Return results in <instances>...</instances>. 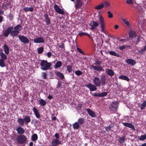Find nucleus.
Here are the masks:
<instances>
[{
	"label": "nucleus",
	"mask_w": 146,
	"mask_h": 146,
	"mask_svg": "<svg viewBox=\"0 0 146 146\" xmlns=\"http://www.w3.org/2000/svg\"><path fill=\"white\" fill-rule=\"evenodd\" d=\"M99 20L100 24V27L101 29V31L104 33H105V31L104 30L105 26V23L104 22V18L101 15H100L98 18Z\"/></svg>",
	"instance_id": "nucleus-6"
},
{
	"label": "nucleus",
	"mask_w": 146,
	"mask_h": 146,
	"mask_svg": "<svg viewBox=\"0 0 146 146\" xmlns=\"http://www.w3.org/2000/svg\"><path fill=\"white\" fill-rule=\"evenodd\" d=\"M8 17L10 21H11L13 19V16L11 14H9L8 15Z\"/></svg>",
	"instance_id": "nucleus-55"
},
{
	"label": "nucleus",
	"mask_w": 146,
	"mask_h": 146,
	"mask_svg": "<svg viewBox=\"0 0 146 146\" xmlns=\"http://www.w3.org/2000/svg\"><path fill=\"white\" fill-rule=\"evenodd\" d=\"M56 74L57 76H58L60 79H63L64 78V75L61 72L58 71H57L56 72Z\"/></svg>",
	"instance_id": "nucleus-28"
},
{
	"label": "nucleus",
	"mask_w": 146,
	"mask_h": 146,
	"mask_svg": "<svg viewBox=\"0 0 146 146\" xmlns=\"http://www.w3.org/2000/svg\"><path fill=\"white\" fill-rule=\"evenodd\" d=\"M104 7V4L102 3L96 6L95 8L96 9H102Z\"/></svg>",
	"instance_id": "nucleus-36"
},
{
	"label": "nucleus",
	"mask_w": 146,
	"mask_h": 146,
	"mask_svg": "<svg viewBox=\"0 0 146 146\" xmlns=\"http://www.w3.org/2000/svg\"><path fill=\"white\" fill-rule=\"evenodd\" d=\"M146 139V135H141L139 138V139L141 141H144Z\"/></svg>",
	"instance_id": "nucleus-44"
},
{
	"label": "nucleus",
	"mask_w": 146,
	"mask_h": 146,
	"mask_svg": "<svg viewBox=\"0 0 146 146\" xmlns=\"http://www.w3.org/2000/svg\"><path fill=\"white\" fill-rule=\"evenodd\" d=\"M106 76L103 75L100 76V78L98 77L95 76L93 80V82L97 87L105 85L106 84Z\"/></svg>",
	"instance_id": "nucleus-1"
},
{
	"label": "nucleus",
	"mask_w": 146,
	"mask_h": 146,
	"mask_svg": "<svg viewBox=\"0 0 146 146\" xmlns=\"http://www.w3.org/2000/svg\"><path fill=\"white\" fill-rule=\"evenodd\" d=\"M75 74L78 76H79L82 74V72L79 70L75 71Z\"/></svg>",
	"instance_id": "nucleus-45"
},
{
	"label": "nucleus",
	"mask_w": 146,
	"mask_h": 146,
	"mask_svg": "<svg viewBox=\"0 0 146 146\" xmlns=\"http://www.w3.org/2000/svg\"><path fill=\"white\" fill-rule=\"evenodd\" d=\"M62 65V62L60 61H58L56 63L54 67L55 68H57L61 67Z\"/></svg>",
	"instance_id": "nucleus-32"
},
{
	"label": "nucleus",
	"mask_w": 146,
	"mask_h": 146,
	"mask_svg": "<svg viewBox=\"0 0 146 146\" xmlns=\"http://www.w3.org/2000/svg\"><path fill=\"white\" fill-rule=\"evenodd\" d=\"M105 72L110 76L112 77L114 75V72L111 69H106Z\"/></svg>",
	"instance_id": "nucleus-17"
},
{
	"label": "nucleus",
	"mask_w": 146,
	"mask_h": 146,
	"mask_svg": "<svg viewBox=\"0 0 146 146\" xmlns=\"http://www.w3.org/2000/svg\"><path fill=\"white\" fill-rule=\"evenodd\" d=\"M104 5L106 7L110 6V4L107 1H105L104 3Z\"/></svg>",
	"instance_id": "nucleus-52"
},
{
	"label": "nucleus",
	"mask_w": 146,
	"mask_h": 146,
	"mask_svg": "<svg viewBox=\"0 0 146 146\" xmlns=\"http://www.w3.org/2000/svg\"><path fill=\"white\" fill-rule=\"evenodd\" d=\"M40 68L42 70H47L49 69L51 66L50 62H48L46 60H42L40 64Z\"/></svg>",
	"instance_id": "nucleus-2"
},
{
	"label": "nucleus",
	"mask_w": 146,
	"mask_h": 146,
	"mask_svg": "<svg viewBox=\"0 0 146 146\" xmlns=\"http://www.w3.org/2000/svg\"><path fill=\"white\" fill-rule=\"evenodd\" d=\"M16 141L18 144H23L27 142V138L24 135H19L17 137Z\"/></svg>",
	"instance_id": "nucleus-4"
},
{
	"label": "nucleus",
	"mask_w": 146,
	"mask_h": 146,
	"mask_svg": "<svg viewBox=\"0 0 146 146\" xmlns=\"http://www.w3.org/2000/svg\"><path fill=\"white\" fill-rule=\"evenodd\" d=\"M56 119V117L55 116L52 117V120H55Z\"/></svg>",
	"instance_id": "nucleus-64"
},
{
	"label": "nucleus",
	"mask_w": 146,
	"mask_h": 146,
	"mask_svg": "<svg viewBox=\"0 0 146 146\" xmlns=\"http://www.w3.org/2000/svg\"><path fill=\"white\" fill-rule=\"evenodd\" d=\"M48 98L49 100H51L52 98V97L50 95H49L48 97Z\"/></svg>",
	"instance_id": "nucleus-63"
},
{
	"label": "nucleus",
	"mask_w": 146,
	"mask_h": 146,
	"mask_svg": "<svg viewBox=\"0 0 146 146\" xmlns=\"http://www.w3.org/2000/svg\"><path fill=\"white\" fill-rule=\"evenodd\" d=\"M67 70L69 73L71 72L72 70V66H67Z\"/></svg>",
	"instance_id": "nucleus-46"
},
{
	"label": "nucleus",
	"mask_w": 146,
	"mask_h": 146,
	"mask_svg": "<svg viewBox=\"0 0 146 146\" xmlns=\"http://www.w3.org/2000/svg\"><path fill=\"white\" fill-rule=\"evenodd\" d=\"M60 45L59 46V47L60 48H62L63 49V51H64L65 50V46H64V44L63 43H60Z\"/></svg>",
	"instance_id": "nucleus-50"
},
{
	"label": "nucleus",
	"mask_w": 146,
	"mask_h": 146,
	"mask_svg": "<svg viewBox=\"0 0 146 146\" xmlns=\"http://www.w3.org/2000/svg\"><path fill=\"white\" fill-rule=\"evenodd\" d=\"M42 77L43 79H47V75L46 73L44 72H43L42 73Z\"/></svg>",
	"instance_id": "nucleus-43"
},
{
	"label": "nucleus",
	"mask_w": 146,
	"mask_h": 146,
	"mask_svg": "<svg viewBox=\"0 0 146 146\" xmlns=\"http://www.w3.org/2000/svg\"><path fill=\"white\" fill-rule=\"evenodd\" d=\"M84 122V119L83 118H79L77 122L79 124V125H81Z\"/></svg>",
	"instance_id": "nucleus-35"
},
{
	"label": "nucleus",
	"mask_w": 146,
	"mask_h": 146,
	"mask_svg": "<svg viewBox=\"0 0 146 146\" xmlns=\"http://www.w3.org/2000/svg\"><path fill=\"white\" fill-rule=\"evenodd\" d=\"M34 42L35 43H44V38L41 37H39L34 39Z\"/></svg>",
	"instance_id": "nucleus-15"
},
{
	"label": "nucleus",
	"mask_w": 146,
	"mask_h": 146,
	"mask_svg": "<svg viewBox=\"0 0 146 146\" xmlns=\"http://www.w3.org/2000/svg\"><path fill=\"white\" fill-rule=\"evenodd\" d=\"M16 130L17 131V133L19 135H23L25 132L24 128L20 126L17 127Z\"/></svg>",
	"instance_id": "nucleus-13"
},
{
	"label": "nucleus",
	"mask_w": 146,
	"mask_h": 146,
	"mask_svg": "<svg viewBox=\"0 0 146 146\" xmlns=\"http://www.w3.org/2000/svg\"><path fill=\"white\" fill-rule=\"evenodd\" d=\"M82 104H78L77 106L78 108L80 109L82 107Z\"/></svg>",
	"instance_id": "nucleus-60"
},
{
	"label": "nucleus",
	"mask_w": 146,
	"mask_h": 146,
	"mask_svg": "<svg viewBox=\"0 0 146 146\" xmlns=\"http://www.w3.org/2000/svg\"><path fill=\"white\" fill-rule=\"evenodd\" d=\"M13 29V27L12 26L9 27L3 33L4 36L5 37H7L9 34H11V31Z\"/></svg>",
	"instance_id": "nucleus-9"
},
{
	"label": "nucleus",
	"mask_w": 146,
	"mask_h": 146,
	"mask_svg": "<svg viewBox=\"0 0 146 146\" xmlns=\"http://www.w3.org/2000/svg\"><path fill=\"white\" fill-rule=\"evenodd\" d=\"M119 79L125 80L128 81V77L125 75H121L118 77Z\"/></svg>",
	"instance_id": "nucleus-38"
},
{
	"label": "nucleus",
	"mask_w": 146,
	"mask_h": 146,
	"mask_svg": "<svg viewBox=\"0 0 146 146\" xmlns=\"http://www.w3.org/2000/svg\"><path fill=\"white\" fill-rule=\"evenodd\" d=\"M90 26L91 27V29L92 30L95 29L99 25V23L97 21H91L89 24Z\"/></svg>",
	"instance_id": "nucleus-7"
},
{
	"label": "nucleus",
	"mask_w": 146,
	"mask_h": 146,
	"mask_svg": "<svg viewBox=\"0 0 146 146\" xmlns=\"http://www.w3.org/2000/svg\"><path fill=\"white\" fill-rule=\"evenodd\" d=\"M86 111L89 115L92 117H95L96 116L94 112L90 108L87 109Z\"/></svg>",
	"instance_id": "nucleus-20"
},
{
	"label": "nucleus",
	"mask_w": 146,
	"mask_h": 146,
	"mask_svg": "<svg viewBox=\"0 0 146 146\" xmlns=\"http://www.w3.org/2000/svg\"><path fill=\"white\" fill-rule=\"evenodd\" d=\"M107 13L108 14V18H111L113 17V14L110 11H108Z\"/></svg>",
	"instance_id": "nucleus-49"
},
{
	"label": "nucleus",
	"mask_w": 146,
	"mask_h": 146,
	"mask_svg": "<svg viewBox=\"0 0 146 146\" xmlns=\"http://www.w3.org/2000/svg\"><path fill=\"white\" fill-rule=\"evenodd\" d=\"M140 36L139 35L137 37V40L135 42L134 41H132L130 42L131 44L133 45L135 43L136 44H137L140 41Z\"/></svg>",
	"instance_id": "nucleus-26"
},
{
	"label": "nucleus",
	"mask_w": 146,
	"mask_h": 146,
	"mask_svg": "<svg viewBox=\"0 0 146 146\" xmlns=\"http://www.w3.org/2000/svg\"><path fill=\"white\" fill-rule=\"evenodd\" d=\"M128 127H129L133 130L134 131H135V129L133 125L130 123H128Z\"/></svg>",
	"instance_id": "nucleus-47"
},
{
	"label": "nucleus",
	"mask_w": 146,
	"mask_h": 146,
	"mask_svg": "<svg viewBox=\"0 0 146 146\" xmlns=\"http://www.w3.org/2000/svg\"><path fill=\"white\" fill-rule=\"evenodd\" d=\"M44 17H45V19L46 25L48 26L50 25L51 24L50 19L47 13L44 14Z\"/></svg>",
	"instance_id": "nucleus-14"
},
{
	"label": "nucleus",
	"mask_w": 146,
	"mask_h": 146,
	"mask_svg": "<svg viewBox=\"0 0 146 146\" xmlns=\"http://www.w3.org/2000/svg\"><path fill=\"white\" fill-rule=\"evenodd\" d=\"M33 111L36 118H39L40 116L39 113L37 109L35 107L33 108Z\"/></svg>",
	"instance_id": "nucleus-21"
},
{
	"label": "nucleus",
	"mask_w": 146,
	"mask_h": 146,
	"mask_svg": "<svg viewBox=\"0 0 146 146\" xmlns=\"http://www.w3.org/2000/svg\"><path fill=\"white\" fill-rule=\"evenodd\" d=\"M123 22L126 24L127 25H128V21L125 19H122Z\"/></svg>",
	"instance_id": "nucleus-61"
},
{
	"label": "nucleus",
	"mask_w": 146,
	"mask_h": 146,
	"mask_svg": "<svg viewBox=\"0 0 146 146\" xmlns=\"http://www.w3.org/2000/svg\"><path fill=\"white\" fill-rule=\"evenodd\" d=\"M86 86L89 89L90 91H96L97 89L96 86L95 85L91 83H90L88 84H86Z\"/></svg>",
	"instance_id": "nucleus-11"
},
{
	"label": "nucleus",
	"mask_w": 146,
	"mask_h": 146,
	"mask_svg": "<svg viewBox=\"0 0 146 146\" xmlns=\"http://www.w3.org/2000/svg\"><path fill=\"white\" fill-rule=\"evenodd\" d=\"M87 33L82 32H80L78 34V35L80 36H82L84 35H86Z\"/></svg>",
	"instance_id": "nucleus-54"
},
{
	"label": "nucleus",
	"mask_w": 146,
	"mask_h": 146,
	"mask_svg": "<svg viewBox=\"0 0 146 146\" xmlns=\"http://www.w3.org/2000/svg\"><path fill=\"white\" fill-rule=\"evenodd\" d=\"M19 40L24 43H28L29 42V39L24 36L20 35L18 36Z\"/></svg>",
	"instance_id": "nucleus-10"
},
{
	"label": "nucleus",
	"mask_w": 146,
	"mask_h": 146,
	"mask_svg": "<svg viewBox=\"0 0 146 146\" xmlns=\"http://www.w3.org/2000/svg\"><path fill=\"white\" fill-rule=\"evenodd\" d=\"M131 29V28L130 26V24L128 22V30L130 29V31L128 32V35L129 37V39L132 40L134 38L137 36V33L135 31Z\"/></svg>",
	"instance_id": "nucleus-5"
},
{
	"label": "nucleus",
	"mask_w": 146,
	"mask_h": 146,
	"mask_svg": "<svg viewBox=\"0 0 146 146\" xmlns=\"http://www.w3.org/2000/svg\"><path fill=\"white\" fill-rule=\"evenodd\" d=\"M3 48L4 50V52L5 53L8 54L9 53V48L7 45L4 44L3 46Z\"/></svg>",
	"instance_id": "nucleus-25"
},
{
	"label": "nucleus",
	"mask_w": 146,
	"mask_h": 146,
	"mask_svg": "<svg viewBox=\"0 0 146 146\" xmlns=\"http://www.w3.org/2000/svg\"><path fill=\"white\" fill-rule=\"evenodd\" d=\"M0 55L1 58V59H2L3 60H5L7 58V56L3 52H1L0 53Z\"/></svg>",
	"instance_id": "nucleus-30"
},
{
	"label": "nucleus",
	"mask_w": 146,
	"mask_h": 146,
	"mask_svg": "<svg viewBox=\"0 0 146 146\" xmlns=\"http://www.w3.org/2000/svg\"><path fill=\"white\" fill-rule=\"evenodd\" d=\"M108 53L110 55L113 56H114L117 57H120V55L119 54H117L114 51H110L108 52Z\"/></svg>",
	"instance_id": "nucleus-29"
},
{
	"label": "nucleus",
	"mask_w": 146,
	"mask_h": 146,
	"mask_svg": "<svg viewBox=\"0 0 146 146\" xmlns=\"http://www.w3.org/2000/svg\"><path fill=\"white\" fill-rule=\"evenodd\" d=\"M17 122L18 124L21 126H23L24 125V121L23 119L19 118L17 119Z\"/></svg>",
	"instance_id": "nucleus-23"
},
{
	"label": "nucleus",
	"mask_w": 146,
	"mask_h": 146,
	"mask_svg": "<svg viewBox=\"0 0 146 146\" xmlns=\"http://www.w3.org/2000/svg\"><path fill=\"white\" fill-rule=\"evenodd\" d=\"M43 48L42 47H40L38 49V53L39 54H40L43 52Z\"/></svg>",
	"instance_id": "nucleus-42"
},
{
	"label": "nucleus",
	"mask_w": 146,
	"mask_h": 146,
	"mask_svg": "<svg viewBox=\"0 0 146 146\" xmlns=\"http://www.w3.org/2000/svg\"><path fill=\"white\" fill-rule=\"evenodd\" d=\"M38 135L36 133L33 134L31 136V139L33 141H35L38 139Z\"/></svg>",
	"instance_id": "nucleus-33"
},
{
	"label": "nucleus",
	"mask_w": 146,
	"mask_h": 146,
	"mask_svg": "<svg viewBox=\"0 0 146 146\" xmlns=\"http://www.w3.org/2000/svg\"><path fill=\"white\" fill-rule=\"evenodd\" d=\"M107 92H103L100 93H95L93 95V96L95 97H104L106 96L107 95Z\"/></svg>",
	"instance_id": "nucleus-18"
},
{
	"label": "nucleus",
	"mask_w": 146,
	"mask_h": 146,
	"mask_svg": "<svg viewBox=\"0 0 146 146\" xmlns=\"http://www.w3.org/2000/svg\"><path fill=\"white\" fill-rule=\"evenodd\" d=\"M51 144L54 146H57L58 145L61 144V143L57 139H54L52 141Z\"/></svg>",
	"instance_id": "nucleus-19"
},
{
	"label": "nucleus",
	"mask_w": 146,
	"mask_h": 146,
	"mask_svg": "<svg viewBox=\"0 0 146 146\" xmlns=\"http://www.w3.org/2000/svg\"><path fill=\"white\" fill-rule=\"evenodd\" d=\"M146 50V45H145V46L144 47V48L142 49L141 50L142 51L144 52Z\"/></svg>",
	"instance_id": "nucleus-62"
},
{
	"label": "nucleus",
	"mask_w": 146,
	"mask_h": 146,
	"mask_svg": "<svg viewBox=\"0 0 146 146\" xmlns=\"http://www.w3.org/2000/svg\"><path fill=\"white\" fill-rule=\"evenodd\" d=\"M118 104V102H113L111 104L110 109L113 111H115L116 110Z\"/></svg>",
	"instance_id": "nucleus-16"
},
{
	"label": "nucleus",
	"mask_w": 146,
	"mask_h": 146,
	"mask_svg": "<svg viewBox=\"0 0 146 146\" xmlns=\"http://www.w3.org/2000/svg\"><path fill=\"white\" fill-rule=\"evenodd\" d=\"M54 8L56 11L59 14L64 15L65 12L62 9L60 8L59 7L56 5H55Z\"/></svg>",
	"instance_id": "nucleus-12"
},
{
	"label": "nucleus",
	"mask_w": 146,
	"mask_h": 146,
	"mask_svg": "<svg viewBox=\"0 0 146 146\" xmlns=\"http://www.w3.org/2000/svg\"><path fill=\"white\" fill-rule=\"evenodd\" d=\"M23 10L25 12L30 11L32 12L33 11V8L31 7H25L23 8Z\"/></svg>",
	"instance_id": "nucleus-27"
},
{
	"label": "nucleus",
	"mask_w": 146,
	"mask_h": 146,
	"mask_svg": "<svg viewBox=\"0 0 146 146\" xmlns=\"http://www.w3.org/2000/svg\"><path fill=\"white\" fill-rule=\"evenodd\" d=\"M125 48V46H120L119 47V49L121 50H122L124 49Z\"/></svg>",
	"instance_id": "nucleus-59"
},
{
	"label": "nucleus",
	"mask_w": 146,
	"mask_h": 146,
	"mask_svg": "<svg viewBox=\"0 0 146 146\" xmlns=\"http://www.w3.org/2000/svg\"><path fill=\"white\" fill-rule=\"evenodd\" d=\"M62 86V82L60 81L58 82V84L57 85L56 88L57 89H59Z\"/></svg>",
	"instance_id": "nucleus-48"
},
{
	"label": "nucleus",
	"mask_w": 146,
	"mask_h": 146,
	"mask_svg": "<svg viewBox=\"0 0 146 146\" xmlns=\"http://www.w3.org/2000/svg\"><path fill=\"white\" fill-rule=\"evenodd\" d=\"M24 122H25L26 125H28V123H29L31 121V118L29 116H25L23 118Z\"/></svg>",
	"instance_id": "nucleus-22"
},
{
	"label": "nucleus",
	"mask_w": 146,
	"mask_h": 146,
	"mask_svg": "<svg viewBox=\"0 0 146 146\" xmlns=\"http://www.w3.org/2000/svg\"><path fill=\"white\" fill-rule=\"evenodd\" d=\"M76 3L75 5V7L76 9H80L83 6L84 4L83 1L81 0H76Z\"/></svg>",
	"instance_id": "nucleus-8"
},
{
	"label": "nucleus",
	"mask_w": 146,
	"mask_h": 146,
	"mask_svg": "<svg viewBox=\"0 0 146 146\" xmlns=\"http://www.w3.org/2000/svg\"><path fill=\"white\" fill-rule=\"evenodd\" d=\"M105 128L107 132H108L111 130L110 127L109 126L107 127H106Z\"/></svg>",
	"instance_id": "nucleus-56"
},
{
	"label": "nucleus",
	"mask_w": 146,
	"mask_h": 146,
	"mask_svg": "<svg viewBox=\"0 0 146 146\" xmlns=\"http://www.w3.org/2000/svg\"><path fill=\"white\" fill-rule=\"evenodd\" d=\"M77 50L80 53L82 54L83 55H84V53L79 48L77 47Z\"/></svg>",
	"instance_id": "nucleus-53"
},
{
	"label": "nucleus",
	"mask_w": 146,
	"mask_h": 146,
	"mask_svg": "<svg viewBox=\"0 0 146 146\" xmlns=\"http://www.w3.org/2000/svg\"><path fill=\"white\" fill-rule=\"evenodd\" d=\"M125 140V137H120L118 141L120 143H122L124 142Z\"/></svg>",
	"instance_id": "nucleus-40"
},
{
	"label": "nucleus",
	"mask_w": 146,
	"mask_h": 146,
	"mask_svg": "<svg viewBox=\"0 0 146 146\" xmlns=\"http://www.w3.org/2000/svg\"><path fill=\"white\" fill-rule=\"evenodd\" d=\"M39 104L42 106H44L46 104V102L44 100L41 99L39 101Z\"/></svg>",
	"instance_id": "nucleus-31"
},
{
	"label": "nucleus",
	"mask_w": 146,
	"mask_h": 146,
	"mask_svg": "<svg viewBox=\"0 0 146 146\" xmlns=\"http://www.w3.org/2000/svg\"><path fill=\"white\" fill-rule=\"evenodd\" d=\"M136 62L135 60L131 59H128V64H131L132 66L134 65Z\"/></svg>",
	"instance_id": "nucleus-34"
},
{
	"label": "nucleus",
	"mask_w": 146,
	"mask_h": 146,
	"mask_svg": "<svg viewBox=\"0 0 146 146\" xmlns=\"http://www.w3.org/2000/svg\"><path fill=\"white\" fill-rule=\"evenodd\" d=\"M0 66L2 67H3L5 66L4 61L2 59H0Z\"/></svg>",
	"instance_id": "nucleus-41"
},
{
	"label": "nucleus",
	"mask_w": 146,
	"mask_h": 146,
	"mask_svg": "<svg viewBox=\"0 0 146 146\" xmlns=\"http://www.w3.org/2000/svg\"><path fill=\"white\" fill-rule=\"evenodd\" d=\"M79 124L77 122H75L73 125V127L74 129H78L80 126Z\"/></svg>",
	"instance_id": "nucleus-37"
},
{
	"label": "nucleus",
	"mask_w": 146,
	"mask_h": 146,
	"mask_svg": "<svg viewBox=\"0 0 146 146\" xmlns=\"http://www.w3.org/2000/svg\"><path fill=\"white\" fill-rule=\"evenodd\" d=\"M22 29V26L20 24H18L14 27V30L11 31L10 36L14 38L18 35Z\"/></svg>",
	"instance_id": "nucleus-3"
},
{
	"label": "nucleus",
	"mask_w": 146,
	"mask_h": 146,
	"mask_svg": "<svg viewBox=\"0 0 146 146\" xmlns=\"http://www.w3.org/2000/svg\"><path fill=\"white\" fill-rule=\"evenodd\" d=\"M102 63V62L98 60H97L95 61V62L94 63L95 65H100Z\"/></svg>",
	"instance_id": "nucleus-51"
},
{
	"label": "nucleus",
	"mask_w": 146,
	"mask_h": 146,
	"mask_svg": "<svg viewBox=\"0 0 146 146\" xmlns=\"http://www.w3.org/2000/svg\"><path fill=\"white\" fill-rule=\"evenodd\" d=\"M55 137L56 138V139H57L59 140V135L58 133H56L54 135Z\"/></svg>",
	"instance_id": "nucleus-57"
},
{
	"label": "nucleus",
	"mask_w": 146,
	"mask_h": 146,
	"mask_svg": "<svg viewBox=\"0 0 146 146\" xmlns=\"http://www.w3.org/2000/svg\"><path fill=\"white\" fill-rule=\"evenodd\" d=\"M51 55V53L50 52H48L47 54V56L48 58H50Z\"/></svg>",
	"instance_id": "nucleus-58"
},
{
	"label": "nucleus",
	"mask_w": 146,
	"mask_h": 146,
	"mask_svg": "<svg viewBox=\"0 0 146 146\" xmlns=\"http://www.w3.org/2000/svg\"><path fill=\"white\" fill-rule=\"evenodd\" d=\"M92 66L94 70H96L98 71H103V68L101 66H96L93 65H92Z\"/></svg>",
	"instance_id": "nucleus-24"
},
{
	"label": "nucleus",
	"mask_w": 146,
	"mask_h": 146,
	"mask_svg": "<svg viewBox=\"0 0 146 146\" xmlns=\"http://www.w3.org/2000/svg\"><path fill=\"white\" fill-rule=\"evenodd\" d=\"M146 106V100H144L143 102L141 104V109L142 110L144 109Z\"/></svg>",
	"instance_id": "nucleus-39"
}]
</instances>
